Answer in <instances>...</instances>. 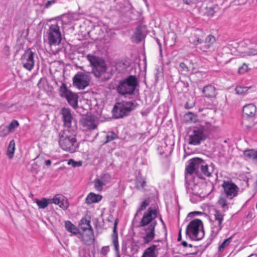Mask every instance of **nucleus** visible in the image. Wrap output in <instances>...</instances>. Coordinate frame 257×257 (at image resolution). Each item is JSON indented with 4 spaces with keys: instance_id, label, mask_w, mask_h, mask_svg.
I'll return each mask as SVG.
<instances>
[{
    "instance_id": "nucleus-1",
    "label": "nucleus",
    "mask_w": 257,
    "mask_h": 257,
    "mask_svg": "<svg viewBox=\"0 0 257 257\" xmlns=\"http://www.w3.org/2000/svg\"><path fill=\"white\" fill-rule=\"evenodd\" d=\"M158 216V211L155 207H149L147 210L144 212L143 216L140 222L138 227H147L144 228L146 235L143 237L145 244H148L152 241L156 235L155 228L157 224L155 219Z\"/></svg>"
},
{
    "instance_id": "nucleus-2",
    "label": "nucleus",
    "mask_w": 257,
    "mask_h": 257,
    "mask_svg": "<svg viewBox=\"0 0 257 257\" xmlns=\"http://www.w3.org/2000/svg\"><path fill=\"white\" fill-rule=\"evenodd\" d=\"M224 190L217 201V204L221 207L222 211L225 212L228 209V203L227 199H232L238 194L239 188L231 180L224 181L221 185Z\"/></svg>"
},
{
    "instance_id": "nucleus-3",
    "label": "nucleus",
    "mask_w": 257,
    "mask_h": 257,
    "mask_svg": "<svg viewBox=\"0 0 257 257\" xmlns=\"http://www.w3.org/2000/svg\"><path fill=\"white\" fill-rule=\"evenodd\" d=\"M138 79L136 75H130L119 81L116 91L120 95H134L138 85Z\"/></svg>"
},
{
    "instance_id": "nucleus-4",
    "label": "nucleus",
    "mask_w": 257,
    "mask_h": 257,
    "mask_svg": "<svg viewBox=\"0 0 257 257\" xmlns=\"http://www.w3.org/2000/svg\"><path fill=\"white\" fill-rule=\"evenodd\" d=\"M185 233L192 240L198 241L203 238L205 231L202 220L199 219L191 220L187 226Z\"/></svg>"
},
{
    "instance_id": "nucleus-5",
    "label": "nucleus",
    "mask_w": 257,
    "mask_h": 257,
    "mask_svg": "<svg viewBox=\"0 0 257 257\" xmlns=\"http://www.w3.org/2000/svg\"><path fill=\"white\" fill-rule=\"evenodd\" d=\"M59 144L63 150L72 153L78 148L76 139L71 135V130H62L59 133Z\"/></svg>"
},
{
    "instance_id": "nucleus-6",
    "label": "nucleus",
    "mask_w": 257,
    "mask_h": 257,
    "mask_svg": "<svg viewBox=\"0 0 257 257\" xmlns=\"http://www.w3.org/2000/svg\"><path fill=\"white\" fill-rule=\"evenodd\" d=\"M203 163L204 160L199 157H195L188 161V165L186 166L185 170V178L187 183H189V181L194 179V175L200 179H204L199 172V169Z\"/></svg>"
},
{
    "instance_id": "nucleus-7",
    "label": "nucleus",
    "mask_w": 257,
    "mask_h": 257,
    "mask_svg": "<svg viewBox=\"0 0 257 257\" xmlns=\"http://www.w3.org/2000/svg\"><path fill=\"white\" fill-rule=\"evenodd\" d=\"M139 104L136 101H122L116 102L113 107L112 112L116 118L123 117L124 116L128 115Z\"/></svg>"
},
{
    "instance_id": "nucleus-8",
    "label": "nucleus",
    "mask_w": 257,
    "mask_h": 257,
    "mask_svg": "<svg viewBox=\"0 0 257 257\" xmlns=\"http://www.w3.org/2000/svg\"><path fill=\"white\" fill-rule=\"evenodd\" d=\"M87 58L92 67V72L95 77H99L105 73L107 67L103 59L92 55H88Z\"/></svg>"
},
{
    "instance_id": "nucleus-9",
    "label": "nucleus",
    "mask_w": 257,
    "mask_h": 257,
    "mask_svg": "<svg viewBox=\"0 0 257 257\" xmlns=\"http://www.w3.org/2000/svg\"><path fill=\"white\" fill-rule=\"evenodd\" d=\"M113 10L117 12L120 15L128 17L132 20V6L128 0H113V5L112 7Z\"/></svg>"
},
{
    "instance_id": "nucleus-10",
    "label": "nucleus",
    "mask_w": 257,
    "mask_h": 257,
    "mask_svg": "<svg viewBox=\"0 0 257 257\" xmlns=\"http://www.w3.org/2000/svg\"><path fill=\"white\" fill-rule=\"evenodd\" d=\"M59 93L61 97L65 98L69 104L73 108H76L78 106V95L68 89L66 84L62 83L59 88Z\"/></svg>"
},
{
    "instance_id": "nucleus-11",
    "label": "nucleus",
    "mask_w": 257,
    "mask_h": 257,
    "mask_svg": "<svg viewBox=\"0 0 257 257\" xmlns=\"http://www.w3.org/2000/svg\"><path fill=\"white\" fill-rule=\"evenodd\" d=\"M78 72L73 77V85L78 89H84L89 85L90 81L89 72Z\"/></svg>"
},
{
    "instance_id": "nucleus-12",
    "label": "nucleus",
    "mask_w": 257,
    "mask_h": 257,
    "mask_svg": "<svg viewBox=\"0 0 257 257\" xmlns=\"http://www.w3.org/2000/svg\"><path fill=\"white\" fill-rule=\"evenodd\" d=\"M210 130H193V134L189 135L188 144L191 145H199L201 142L209 137Z\"/></svg>"
},
{
    "instance_id": "nucleus-13",
    "label": "nucleus",
    "mask_w": 257,
    "mask_h": 257,
    "mask_svg": "<svg viewBox=\"0 0 257 257\" xmlns=\"http://www.w3.org/2000/svg\"><path fill=\"white\" fill-rule=\"evenodd\" d=\"M62 39L60 27L57 23L52 24L49 27L48 41L50 45H58Z\"/></svg>"
},
{
    "instance_id": "nucleus-14",
    "label": "nucleus",
    "mask_w": 257,
    "mask_h": 257,
    "mask_svg": "<svg viewBox=\"0 0 257 257\" xmlns=\"http://www.w3.org/2000/svg\"><path fill=\"white\" fill-rule=\"evenodd\" d=\"M214 219L218 222L217 225L214 224V221L212 220V226L211 227V231L210 236L212 239L214 238L218 234L219 231L223 227L222 222L224 219V214L222 213L220 211L217 209H214Z\"/></svg>"
},
{
    "instance_id": "nucleus-15",
    "label": "nucleus",
    "mask_w": 257,
    "mask_h": 257,
    "mask_svg": "<svg viewBox=\"0 0 257 257\" xmlns=\"http://www.w3.org/2000/svg\"><path fill=\"white\" fill-rule=\"evenodd\" d=\"M61 114L62 115V120L64 127H68V128L71 127L78 128L76 120L73 117L69 108L62 107L61 110Z\"/></svg>"
},
{
    "instance_id": "nucleus-16",
    "label": "nucleus",
    "mask_w": 257,
    "mask_h": 257,
    "mask_svg": "<svg viewBox=\"0 0 257 257\" xmlns=\"http://www.w3.org/2000/svg\"><path fill=\"white\" fill-rule=\"evenodd\" d=\"M35 52L29 48L22 56L21 60L23 67L28 70H31L34 66Z\"/></svg>"
},
{
    "instance_id": "nucleus-17",
    "label": "nucleus",
    "mask_w": 257,
    "mask_h": 257,
    "mask_svg": "<svg viewBox=\"0 0 257 257\" xmlns=\"http://www.w3.org/2000/svg\"><path fill=\"white\" fill-rule=\"evenodd\" d=\"M90 216L85 215L80 220L78 226L83 231H85L87 230H88L90 233L87 234V236L89 239H92L93 242H94L95 240L94 231L90 224Z\"/></svg>"
},
{
    "instance_id": "nucleus-18",
    "label": "nucleus",
    "mask_w": 257,
    "mask_h": 257,
    "mask_svg": "<svg viewBox=\"0 0 257 257\" xmlns=\"http://www.w3.org/2000/svg\"><path fill=\"white\" fill-rule=\"evenodd\" d=\"M118 222V219L116 218L114 223L112 233L111 234L112 243L114 247L116 257H120L119 252V244L118 240V233L117 231V226Z\"/></svg>"
},
{
    "instance_id": "nucleus-19",
    "label": "nucleus",
    "mask_w": 257,
    "mask_h": 257,
    "mask_svg": "<svg viewBox=\"0 0 257 257\" xmlns=\"http://www.w3.org/2000/svg\"><path fill=\"white\" fill-rule=\"evenodd\" d=\"M51 200V203L58 205L64 210L69 207V204L67 199L62 194H56Z\"/></svg>"
},
{
    "instance_id": "nucleus-20",
    "label": "nucleus",
    "mask_w": 257,
    "mask_h": 257,
    "mask_svg": "<svg viewBox=\"0 0 257 257\" xmlns=\"http://www.w3.org/2000/svg\"><path fill=\"white\" fill-rule=\"evenodd\" d=\"M135 42L137 44L140 43L144 40L147 35V27L145 25H139L135 33Z\"/></svg>"
},
{
    "instance_id": "nucleus-21",
    "label": "nucleus",
    "mask_w": 257,
    "mask_h": 257,
    "mask_svg": "<svg viewBox=\"0 0 257 257\" xmlns=\"http://www.w3.org/2000/svg\"><path fill=\"white\" fill-rule=\"evenodd\" d=\"M256 107L253 104L250 103L244 105L242 108V116L246 118H251L255 116Z\"/></svg>"
},
{
    "instance_id": "nucleus-22",
    "label": "nucleus",
    "mask_w": 257,
    "mask_h": 257,
    "mask_svg": "<svg viewBox=\"0 0 257 257\" xmlns=\"http://www.w3.org/2000/svg\"><path fill=\"white\" fill-rule=\"evenodd\" d=\"M157 245L152 244L144 251L141 257H157L159 254Z\"/></svg>"
},
{
    "instance_id": "nucleus-23",
    "label": "nucleus",
    "mask_w": 257,
    "mask_h": 257,
    "mask_svg": "<svg viewBox=\"0 0 257 257\" xmlns=\"http://www.w3.org/2000/svg\"><path fill=\"white\" fill-rule=\"evenodd\" d=\"M65 227L66 229L73 235H77L80 234L83 236V233L79 230V228L74 225L70 221H65Z\"/></svg>"
},
{
    "instance_id": "nucleus-24",
    "label": "nucleus",
    "mask_w": 257,
    "mask_h": 257,
    "mask_svg": "<svg viewBox=\"0 0 257 257\" xmlns=\"http://www.w3.org/2000/svg\"><path fill=\"white\" fill-rule=\"evenodd\" d=\"M189 183H187L185 181V187L187 193L200 197V194L196 191L198 186L194 183V179H192L191 181H189Z\"/></svg>"
},
{
    "instance_id": "nucleus-25",
    "label": "nucleus",
    "mask_w": 257,
    "mask_h": 257,
    "mask_svg": "<svg viewBox=\"0 0 257 257\" xmlns=\"http://www.w3.org/2000/svg\"><path fill=\"white\" fill-rule=\"evenodd\" d=\"M102 198V196L99 194H96L93 192H90L88 194L86 199L85 203L90 205L93 203L99 202Z\"/></svg>"
},
{
    "instance_id": "nucleus-26",
    "label": "nucleus",
    "mask_w": 257,
    "mask_h": 257,
    "mask_svg": "<svg viewBox=\"0 0 257 257\" xmlns=\"http://www.w3.org/2000/svg\"><path fill=\"white\" fill-rule=\"evenodd\" d=\"M202 92L206 97L213 98L216 96V88L209 85L204 87Z\"/></svg>"
},
{
    "instance_id": "nucleus-27",
    "label": "nucleus",
    "mask_w": 257,
    "mask_h": 257,
    "mask_svg": "<svg viewBox=\"0 0 257 257\" xmlns=\"http://www.w3.org/2000/svg\"><path fill=\"white\" fill-rule=\"evenodd\" d=\"M196 33L194 34V37L191 38V42L195 45H198L202 44L203 42L202 38L203 37V33L201 30L197 29Z\"/></svg>"
},
{
    "instance_id": "nucleus-28",
    "label": "nucleus",
    "mask_w": 257,
    "mask_h": 257,
    "mask_svg": "<svg viewBox=\"0 0 257 257\" xmlns=\"http://www.w3.org/2000/svg\"><path fill=\"white\" fill-rule=\"evenodd\" d=\"M146 183L145 179L139 174L136 179V188L138 190L145 191L146 190L145 187L146 186Z\"/></svg>"
},
{
    "instance_id": "nucleus-29",
    "label": "nucleus",
    "mask_w": 257,
    "mask_h": 257,
    "mask_svg": "<svg viewBox=\"0 0 257 257\" xmlns=\"http://www.w3.org/2000/svg\"><path fill=\"white\" fill-rule=\"evenodd\" d=\"M215 38L211 35H209L205 39L204 45L201 47L203 51H206L215 43Z\"/></svg>"
},
{
    "instance_id": "nucleus-30",
    "label": "nucleus",
    "mask_w": 257,
    "mask_h": 257,
    "mask_svg": "<svg viewBox=\"0 0 257 257\" xmlns=\"http://www.w3.org/2000/svg\"><path fill=\"white\" fill-rule=\"evenodd\" d=\"M51 199L42 198L41 199L36 198L34 202L37 204L40 209H45L51 203Z\"/></svg>"
},
{
    "instance_id": "nucleus-31",
    "label": "nucleus",
    "mask_w": 257,
    "mask_h": 257,
    "mask_svg": "<svg viewBox=\"0 0 257 257\" xmlns=\"http://www.w3.org/2000/svg\"><path fill=\"white\" fill-rule=\"evenodd\" d=\"M80 123L82 124L83 127H88L87 128H96L97 127L94 123V121L91 119H88L87 118H83L80 120Z\"/></svg>"
},
{
    "instance_id": "nucleus-32",
    "label": "nucleus",
    "mask_w": 257,
    "mask_h": 257,
    "mask_svg": "<svg viewBox=\"0 0 257 257\" xmlns=\"http://www.w3.org/2000/svg\"><path fill=\"white\" fill-rule=\"evenodd\" d=\"M184 120L188 122H195L197 120L198 116L194 113L189 111L184 116Z\"/></svg>"
},
{
    "instance_id": "nucleus-33",
    "label": "nucleus",
    "mask_w": 257,
    "mask_h": 257,
    "mask_svg": "<svg viewBox=\"0 0 257 257\" xmlns=\"http://www.w3.org/2000/svg\"><path fill=\"white\" fill-rule=\"evenodd\" d=\"M15 151V142L14 140H12L8 147L7 151V155L10 159H12L14 157V154Z\"/></svg>"
},
{
    "instance_id": "nucleus-34",
    "label": "nucleus",
    "mask_w": 257,
    "mask_h": 257,
    "mask_svg": "<svg viewBox=\"0 0 257 257\" xmlns=\"http://www.w3.org/2000/svg\"><path fill=\"white\" fill-rule=\"evenodd\" d=\"M151 201V199L150 198H148L144 200L139 208L138 209L135 215V217H136L139 213H141L142 211L144 210L149 205Z\"/></svg>"
},
{
    "instance_id": "nucleus-35",
    "label": "nucleus",
    "mask_w": 257,
    "mask_h": 257,
    "mask_svg": "<svg viewBox=\"0 0 257 257\" xmlns=\"http://www.w3.org/2000/svg\"><path fill=\"white\" fill-rule=\"evenodd\" d=\"M250 87L236 86L235 89L236 93L239 95H244L248 90L250 88Z\"/></svg>"
},
{
    "instance_id": "nucleus-36",
    "label": "nucleus",
    "mask_w": 257,
    "mask_h": 257,
    "mask_svg": "<svg viewBox=\"0 0 257 257\" xmlns=\"http://www.w3.org/2000/svg\"><path fill=\"white\" fill-rule=\"evenodd\" d=\"M94 188L96 190L101 191L102 190L103 186L105 185V183L103 182L101 179H96L94 181Z\"/></svg>"
},
{
    "instance_id": "nucleus-37",
    "label": "nucleus",
    "mask_w": 257,
    "mask_h": 257,
    "mask_svg": "<svg viewBox=\"0 0 257 257\" xmlns=\"http://www.w3.org/2000/svg\"><path fill=\"white\" fill-rule=\"evenodd\" d=\"M233 236L224 239L221 244L218 247V250L219 251H222L225 247L229 244L231 242Z\"/></svg>"
},
{
    "instance_id": "nucleus-38",
    "label": "nucleus",
    "mask_w": 257,
    "mask_h": 257,
    "mask_svg": "<svg viewBox=\"0 0 257 257\" xmlns=\"http://www.w3.org/2000/svg\"><path fill=\"white\" fill-rule=\"evenodd\" d=\"M201 172L207 177H210L211 176V173L208 171V166L205 163V162L204 161V163H203L200 167Z\"/></svg>"
},
{
    "instance_id": "nucleus-39",
    "label": "nucleus",
    "mask_w": 257,
    "mask_h": 257,
    "mask_svg": "<svg viewBox=\"0 0 257 257\" xmlns=\"http://www.w3.org/2000/svg\"><path fill=\"white\" fill-rule=\"evenodd\" d=\"M105 138L106 139L105 143H107L110 141H111L116 138H117V135L113 132H109L105 136Z\"/></svg>"
},
{
    "instance_id": "nucleus-40",
    "label": "nucleus",
    "mask_w": 257,
    "mask_h": 257,
    "mask_svg": "<svg viewBox=\"0 0 257 257\" xmlns=\"http://www.w3.org/2000/svg\"><path fill=\"white\" fill-rule=\"evenodd\" d=\"M177 87H181V89L180 92H186L188 91V83L183 81H181L180 82L177 83Z\"/></svg>"
},
{
    "instance_id": "nucleus-41",
    "label": "nucleus",
    "mask_w": 257,
    "mask_h": 257,
    "mask_svg": "<svg viewBox=\"0 0 257 257\" xmlns=\"http://www.w3.org/2000/svg\"><path fill=\"white\" fill-rule=\"evenodd\" d=\"M256 151H255L253 149L250 150H246L243 152L244 156L248 159H252L253 160L255 152Z\"/></svg>"
},
{
    "instance_id": "nucleus-42",
    "label": "nucleus",
    "mask_w": 257,
    "mask_h": 257,
    "mask_svg": "<svg viewBox=\"0 0 257 257\" xmlns=\"http://www.w3.org/2000/svg\"><path fill=\"white\" fill-rule=\"evenodd\" d=\"M67 164L69 165H71L73 167H80L82 165V161H75L72 159L68 160Z\"/></svg>"
},
{
    "instance_id": "nucleus-43",
    "label": "nucleus",
    "mask_w": 257,
    "mask_h": 257,
    "mask_svg": "<svg viewBox=\"0 0 257 257\" xmlns=\"http://www.w3.org/2000/svg\"><path fill=\"white\" fill-rule=\"evenodd\" d=\"M195 101L189 100L185 103L184 108L186 109H191L195 106Z\"/></svg>"
},
{
    "instance_id": "nucleus-44",
    "label": "nucleus",
    "mask_w": 257,
    "mask_h": 257,
    "mask_svg": "<svg viewBox=\"0 0 257 257\" xmlns=\"http://www.w3.org/2000/svg\"><path fill=\"white\" fill-rule=\"evenodd\" d=\"M19 125V123L17 120H13L8 126H6L7 128L12 129L15 128L16 127H18Z\"/></svg>"
},
{
    "instance_id": "nucleus-45",
    "label": "nucleus",
    "mask_w": 257,
    "mask_h": 257,
    "mask_svg": "<svg viewBox=\"0 0 257 257\" xmlns=\"http://www.w3.org/2000/svg\"><path fill=\"white\" fill-rule=\"evenodd\" d=\"M248 66L245 63L238 68V73L239 74H244L247 71Z\"/></svg>"
},
{
    "instance_id": "nucleus-46",
    "label": "nucleus",
    "mask_w": 257,
    "mask_h": 257,
    "mask_svg": "<svg viewBox=\"0 0 257 257\" xmlns=\"http://www.w3.org/2000/svg\"><path fill=\"white\" fill-rule=\"evenodd\" d=\"M111 176L109 173L104 174L101 177V180L106 183L109 182L110 180Z\"/></svg>"
},
{
    "instance_id": "nucleus-47",
    "label": "nucleus",
    "mask_w": 257,
    "mask_h": 257,
    "mask_svg": "<svg viewBox=\"0 0 257 257\" xmlns=\"http://www.w3.org/2000/svg\"><path fill=\"white\" fill-rule=\"evenodd\" d=\"M247 53L249 55H257V45H255L252 47L249 48L248 51Z\"/></svg>"
},
{
    "instance_id": "nucleus-48",
    "label": "nucleus",
    "mask_w": 257,
    "mask_h": 257,
    "mask_svg": "<svg viewBox=\"0 0 257 257\" xmlns=\"http://www.w3.org/2000/svg\"><path fill=\"white\" fill-rule=\"evenodd\" d=\"M206 13L208 16H213L215 13L214 8L213 7H206Z\"/></svg>"
},
{
    "instance_id": "nucleus-49",
    "label": "nucleus",
    "mask_w": 257,
    "mask_h": 257,
    "mask_svg": "<svg viewBox=\"0 0 257 257\" xmlns=\"http://www.w3.org/2000/svg\"><path fill=\"white\" fill-rule=\"evenodd\" d=\"M2 130L0 131V137H5L9 134L10 133L13 132L15 130Z\"/></svg>"
},
{
    "instance_id": "nucleus-50",
    "label": "nucleus",
    "mask_w": 257,
    "mask_h": 257,
    "mask_svg": "<svg viewBox=\"0 0 257 257\" xmlns=\"http://www.w3.org/2000/svg\"><path fill=\"white\" fill-rule=\"evenodd\" d=\"M125 66L126 65L123 62H119L116 63V69L118 70L119 71L121 70H123V69H125L126 68Z\"/></svg>"
},
{
    "instance_id": "nucleus-51",
    "label": "nucleus",
    "mask_w": 257,
    "mask_h": 257,
    "mask_svg": "<svg viewBox=\"0 0 257 257\" xmlns=\"http://www.w3.org/2000/svg\"><path fill=\"white\" fill-rule=\"evenodd\" d=\"M179 66L181 68V71H184L185 72H189V69L185 63L180 62L179 64Z\"/></svg>"
},
{
    "instance_id": "nucleus-52",
    "label": "nucleus",
    "mask_w": 257,
    "mask_h": 257,
    "mask_svg": "<svg viewBox=\"0 0 257 257\" xmlns=\"http://www.w3.org/2000/svg\"><path fill=\"white\" fill-rule=\"evenodd\" d=\"M109 250V246H104L101 248V253L103 255H106Z\"/></svg>"
},
{
    "instance_id": "nucleus-53",
    "label": "nucleus",
    "mask_w": 257,
    "mask_h": 257,
    "mask_svg": "<svg viewBox=\"0 0 257 257\" xmlns=\"http://www.w3.org/2000/svg\"><path fill=\"white\" fill-rule=\"evenodd\" d=\"M56 0H50L47 1V2L44 5V8L48 9L49 8L52 4H54L56 3Z\"/></svg>"
},
{
    "instance_id": "nucleus-54",
    "label": "nucleus",
    "mask_w": 257,
    "mask_h": 257,
    "mask_svg": "<svg viewBox=\"0 0 257 257\" xmlns=\"http://www.w3.org/2000/svg\"><path fill=\"white\" fill-rule=\"evenodd\" d=\"M159 219L163 226V229H164V231L165 232V237L166 238L167 237V227H166V224L164 221V220H163L162 218V216L161 215L160 216V218H159Z\"/></svg>"
},
{
    "instance_id": "nucleus-55",
    "label": "nucleus",
    "mask_w": 257,
    "mask_h": 257,
    "mask_svg": "<svg viewBox=\"0 0 257 257\" xmlns=\"http://www.w3.org/2000/svg\"><path fill=\"white\" fill-rule=\"evenodd\" d=\"M155 39L157 44L159 46L160 55L162 56V44L160 42V41L159 40V39L158 38H155Z\"/></svg>"
},
{
    "instance_id": "nucleus-56",
    "label": "nucleus",
    "mask_w": 257,
    "mask_h": 257,
    "mask_svg": "<svg viewBox=\"0 0 257 257\" xmlns=\"http://www.w3.org/2000/svg\"><path fill=\"white\" fill-rule=\"evenodd\" d=\"M203 213H202L201 212H200V211H193V212H190L188 214V217H192V216H193L194 215H200V214H202Z\"/></svg>"
},
{
    "instance_id": "nucleus-57",
    "label": "nucleus",
    "mask_w": 257,
    "mask_h": 257,
    "mask_svg": "<svg viewBox=\"0 0 257 257\" xmlns=\"http://www.w3.org/2000/svg\"><path fill=\"white\" fill-rule=\"evenodd\" d=\"M183 3L190 6L194 5V0H183Z\"/></svg>"
},
{
    "instance_id": "nucleus-58",
    "label": "nucleus",
    "mask_w": 257,
    "mask_h": 257,
    "mask_svg": "<svg viewBox=\"0 0 257 257\" xmlns=\"http://www.w3.org/2000/svg\"><path fill=\"white\" fill-rule=\"evenodd\" d=\"M181 228H180L179 230L178 235L177 238V241H180L182 240V235H181Z\"/></svg>"
},
{
    "instance_id": "nucleus-59",
    "label": "nucleus",
    "mask_w": 257,
    "mask_h": 257,
    "mask_svg": "<svg viewBox=\"0 0 257 257\" xmlns=\"http://www.w3.org/2000/svg\"><path fill=\"white\" fill-rule=\"evenodd\" d=\"M42 80H43V78H41V79L39 80V82H38V84H37V86H38V87L39 88H41V87H43V85H43V84H42Z\"/></svg>"
},
{
    "instance_id": "nucleus-60",
    "label": "nucleus",
    "mask_w": 257,
    "mask_h": 257,
    "mask_svg": "<svg viewBox=\"0 0 257 257\" xmlns=\"http://www.w3.org/2000/svg\"><path fill=\"white\" fill-rule=\"evenodd\" d=\"M45 165L49 167L51 165L52 162L50 160H47L45 161Z\"/></svg>"
},
{
    "instance_id": "nucleus-61",
    "label": "nucleus",
    "mask_w": 257,
    "mask_h": 257,
    "mask_svg": "<svg viewBox=\"0 0 257 257\" xmlns=\"http://www.w3.org/2000/svg\"><path fill=\"white\" fill-rule=\"evenodd\" d=\"M181 245H183L184 247H187L188 246V243L186 241H182L181 242Z\"/></svg>"
},
{
    "instance_id": "nucleus-62",
    "label": "nucleus",
    "mask_w": 257,
    "mask_h": 257,
    "mask_svg": "<svg viewBox=\"0 0 257 257\" xmlns=\"http://www.w3.org/2000/svg\"><path fill=\"white\" fill-rule=\"evenodd\" d=\"M254 189L257 190V175H256V179L254 183Z\"/></svg>"
},
{
    "instance_id": "nucleus-63",
    "label": "nucleus",
    "mask_w": 257,
    "mask_h": 257,
    "mask_svg": "<svg viewBox=\"0 0 257 257\" xmlns=\"http://www.w3.org/2000/svg\"><path fill=\"white\" fill-rule=\"evenodd\" d=\"M253 160L257 161V151H256V152H255Z\"/></svg>"
},
{
    "instance_id": "nucleus-64",
    "label": "nucleus",
    "mask_w": 257,
    "mask_h": 257,
    "mask_svg": "<svg viewBox=\"0 0 257 257\" xmlns=\"http://www.w3.org/2000/svg\"><path fill=\"white\" fill-rule=\"evenodd\" d=\"M253 126L254 128H257V120L256 121H254Z\"/></svg>"
}]
</instances>
